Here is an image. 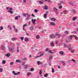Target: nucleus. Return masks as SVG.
Listing matches in <instances>:
<instances>
[{
    "label": "nucleus",
    "mask_w": 78,
    "mask_h": 78,
    "mask_svg": "<svg viewBox=\"0 0 78 78\" xmlns=\"http://www.w3.org/2000/svg\"><path fill=\"white\" fill-rule=\"evenodd\" d=\"M59 53L60 54V55H63L64 54V52L63 51H60L59 52Z\"/></svg>",
    "instance_id": "nucleus-20"
},
{
    "label": "nucleus",
    "mask_w": 78,
    "mask_h": 78,
    "mask_svg": "<svg viewBox=\"0 0 78 78\" xmlns=\"http://www.w3.org/2000/svg\"><path fill=\"white\" fill-rule=\"evenodd\" d=\"M17 38H12V41H16V40H17Z\"/></svg>",
    "instance_id": "nucleus-18"
},
{
    "label": "nucleus",
    "mask_w": 78,
    "mask_h": 78,
    "mask_svg": "<svg viewBox=\"0 0 78 78\" xmlns=\"http://www.w3.org/2000/svg\"><path fill=\"white\" fill-rule=\"evenodd\" d=\"M32 17H34V15L33 14H32Z\"/></svg>",
    "instance_id": "nucleus-56"
},
{
    "label": "nucleus",
    "mask_w": 78,
    "mask_h": 78,
    "mask_svg": "<svg viewBox=\"0 0 78 78\" xmlns=\"http://www.w3.org/2000/svg\"><path fill=\"white\" fill-rule=\"evenodd\" d=\"M38 2L39 4H40V5H42V4H43V3H44L43 2L41 1H39Z\"/></svg>",
    "instance_id": "nucleus-15"
},
{
    "label": "nucleus",
    "mask_w": 78,
    "mask_h": 78,
    "mask_svg": "<svg viewBox=\"0 0 78 78\" xmlns=\"http://www.w3.org/2000/svg\"><path fill=\"white\" fill-rule=\"evenodd\" d=\"M10 65H12L14 64V62H12L11 63H10Z\"/></svg>",
    "instance_id": "nucleus-43"
},
{
    "label": "nucleus",
    "mask_w": 78,
    "mask_h": 78,
    "mask_svg": "<svg viewBox=\"0 0 78 78\" xmlns=\"http://www.w3.org/2000/svg\"><path fill=\"white\" fill-rule=\"evenodd\" d=\"M34 29V27H33V26L31 27L30 28V30H33Z\"/></svg>",
    "instance_id": "nucleus-23"
},
{
    "label": "nucleus",
    "mask_w": 78,
    "mask_h": 78,
    "mask_svg": "<svg viewBox=\"0 0 78 78\" xmlns=\"http://www.w3.org/2000/svg\"><path fill=\"white\" fill-rule=\"evenodd\" d=\"M27 75H31V73L29 72L27 73Z\"/></svg>",
    "instance_id": "nucleus-46"
},
{
    "label": "nucleus",
    "mask_w": 78,
    "mask_h": 78,
    "mask_svg": "<svg viewBox=\"0 0 78 78\" xmlns=\"http://www.w3.org/2000/svg\"><path fill=\"white\" fill-rule=\"evenodd\" d=\"M17 48H18V49H17V52H19V48L18 47Z\"/></svg>",
    "instance_id": "nucleus-48"
},
{
    "label": "nucleus",
    "mask_w": 78,
    "mask_h": 78,
    "mask_svg": "<svg viewBox=\"0 0 78 78\" xmlns=\"http://www.w3.org/2000/svg\"><path fill=\"white\" fill-rule=\"evenodd\" d=\"M52 73H54L55 72V70L53 68H52Z\"/></svg>",
    "instance_id": "nucleus-32"
},
{
    "label": "nucleus",
    "mask_w": 78,
    "mask_h": 78,
    "mask_svg": "<svg viewBox=\"0 0 78 78\" xmlns=\"http://www.w3.org/2000/svg\"><path fill=\"white\" fill-rule=\"evenodd\" d=\"M50 25H52L53 26H55V23L53 22H51L50 23Z\"/></svg>",
    "instance_id": "nucleus-9"
},
{
    "label": "nucleus",
    "mask_w": 78,
    "mask_h": 78,
    "mask_svg": "<svg viewBox=\"0 0 78 78\" xmlns=\"http://www.w3.org/2000/svg\"><path fill=\"white\" fill-rule=\"evenodd\" d=\"M55 36H58V37H59V36H60V35L59 34L56 33L55 34Z\"/></svg>",
    "instance_id": "nucleus-12"
},
{
    "label": "nucleus",
    "mask_w": 78,
    "mask_h": 78,
    "mask_svg": "<svg viewBox=\"0 0 78 78\" xmlns=\"http://www.w3.org/2000/svg\"><path fill=\"white\" fill-rule=\"evenodd\" d=\"M14 30L16 32H17V29H14Z\"/></svg>",
    "instance_id": "nucleus-47"
},
{
    "label": "nucleus",
    "mask_w": 78,
    "mask_h": 78,
    "mask_svg": "<svg viewBox=\"0 0 78 78\" xmlns=\"http://www.w3.org/2000/svg\"><path fill=\"white\" fill-rule=\"evenodd\" d=\"M23 2H24V3H26V1L25 0H23Z\"/></svg>",
    "instance_id": "nucleus-62"
},
{
    "label": "nucleus",
    "mask_w": 78,
    "mask_h": 78,
    "mask_svg": "<svg viewBox=\"0 0 78 78\" xmlns=\"http://www.w3.org/2000/svg\"><path fill=\"white\" fill-rule=\"evenodd\" d=\"M23 16L25 17V16H26V15L25 14V13H23Z\"/></svg>",
    "instance_id": "nucleus-52"
},
{
    "label": "nucleus",
    "mask_w": 78,
    "mask_h": 78,
    "mask_svg": "<svg viewBox=\"0 0 78 78\" xmlns=\"http://www.w3.org/2000/svg\"><path fill=\"white\" fill-rule=\"evenodd\" d=\"M60 62H62V63L63 64H66V63H65V62L63 61H60Z\"/></svg>",
    "instance_id": "nucleus-29"
},
{
    "label": "nucleus",
    "mask_w": 78,
    "mask_h": 78,
    "mask_svg": "<svg viewBox=\"0 0 78 78\" xmlns=\"http://www.w3.org/2000/svg\"><path fill=\"white\" fill-rule=\"evenodd\" d=\"M52 59H53V56L52 55H50L49 57V60H52Z\"/></svg>",
    "instance_id": "nucleus-10"
},
{
    "label": "nucleus",
    "mask_w": 78,
    "mask_h": 78,
    "mask_svg": "<svg viewBox=\"0 0 78 78\" xmlns=\"http://www.w3.org/2000/svg\"><path fill=\"white\" fill-rule=\"evenodd\" d=\"M42 69H41L39 71V74L41 75V76H42Z\"/></svg>",
    "instance_id": "nucleus-24"
},
{
    "label": "nucleus",
    "mask_w": 78,
    "mask_h": 78,
    "mask_svg": "<svg viewBox=\"0 0 78 78\" xmlns=\"http://www.w3.org/2000/svg\"><path fill=\"white\" fill-rule=\"evenodd\" d=\"M24 60H27V58H24Z\"/></svg>",
    "instance_id": "nucleus-60"
},
{
    "label": "nucleus",
    "mask_w": 78,
    "mask_h": 78,
    "mask_svg": "<svg viewBox=\"0 0 78 78\" xmlns=\"http://www.w3.org/2000/svg\"><path fill=\"white\" fill-rule=\"evenodd\" d=\"M19 17L20 18V16H17L15 18V20H18V18H19Z\"/></svg>",
    "instance_id": "nucleus-17"
},
{
    "label": "nucleus",
    "mask_w": 78,
    "mask_h": 78,
    "mask_svg": "<svg viewBox=\"0 0 78 78\" xmlns=\"http://www.w3.org/2000/svg\"><path fill=\"white\" fill-rule=\"evenodd\" d=\"M50 19H51V20L53 21V22H55L56 21V19L54 18H50Z\"/></svg>",
    "instance_id": "nucleus-7"
},
{
    "label": "nucleus",
    "mask_w": 78,
    "mask_h": 78,
    "mask_svg": "<svg viewBox=\"0 0 78 78\" xmlns=\"http://www.w3.org/2000/svg\"><path fill=\"white\" fill-rule=\"evenodd\" d=\"M32 22L34 25H35L36 24V23H35L36 22V19H35L34 20L33 19H32Z\"/></svg>",
    "instance_id": "nucleus-4"
},
{
    "label": "nucleus",
    "mask_w": 78,
    "mask_h": 78,
    "mask_svg": "<svg viewBox=\"0 0 78 78\" xmlns=\"http://www.w3.org/2000/svg\"><path fill=\"white\" fill-rule=\"evenodd\" d=\"M65 34H68V31H66L65 32Z\"/></svg>",
    "instance_id": "nucleus-51"
},
{
    "label": "nucleus",
    "mask_w": 78,
    "mask_h": 78,
    "mask_svg": "<svg viewBox=\"0 0 78 78\" xmlns=\"http://www.w3.org/2000/svg\"><path fill=\"white\" fill-rule=\"evenodd\" d=\"M58 6H59V5H62V4H61V3H60L58 4Z\"/></svg>",
    "instance_id": "nucleus-57"
},
{
    "label": "nucleus",
    "mask_w": 78,
    "mask_h": 78,
    "mask_svg": "<svg viewBox=\"0 0 78 78\" xmlns=\"http://www.w3.org/2000/svg\"><path fill=\"white\" fill-rule=\"evenodd\" d=\"M51 45L52 46V47H53V42H51Z\"/></svg>",
    "instance_id": "nucleus-35"
},
{
    "label": "nucleus",
    "mask_w": 78,
    "mask_h": 78,
    "mask_svg": "<svg viewBox=\"0 0 78 78\" xmlns=\"http://www.w3.org/2000/svg\"><path fill=\"white\" fill-rule=\"evenodd\" d=\"M3 27L1 26L0 27V30H3Z\"/></svg>",
    "instance_id": "nucleus-37"
},
{
    "label": "nucleus",
    "mask_w": 78,
    "mask_h": 78,
    "mask_svg": "<svg viewBox=\"0 0 78 78\" xmlns=\"http://www.w3.org/2000/svg\"><path fill=\"white\" fill-rule=\"evenodd\" d=\"M71 11L73 12V13H75L76 12V11L75 10H71Z\"/></svg>",
    "instance_id": "nucleus-33"
},
{
    "label": "nucleus",
    "mask_w": 78,
    "mask_h": 78,
    "mask_svg": "<svg viewBox=\"0 0 78 78\" xmlns=\"http://www.w3.org/2000/svg\"><path fill=\"white\" fill-rule=\"evenodd\" d=\"M6 63V61L5 60H3L2 61V64H5Z\"/></svg>",
    "instance_id": "nucleus-22"
},
{
    "label": "nucleus",
    "mask_w": 78,
    "mask_h": 78,
    "mask_svg": "<svg viewBox=\"0 0 78 78\" xmlns=\"http://www.w3.org/2000/svg\"><path fill=\"white\" fill-rule=\"evenodd\" d=\"M74 37L73 35H70L69 36V37L70 40H72V37Z\"/></svg>",
    "instance_id": "nucleus-14"
},
{
    "label": "nucleus",
    "mask_w": 78,
    "mask_h": 78,
    "mask_svg": "<svg viewBox=\"0 0 78 78\" xmlns=\"http://www.w3.org/2000/svg\"><path fill=\"white\" fill-rule=\"evenodd\" d=\"M26 34L27 36H29V34H28V33H26Z\"/></svg>",
    "instance_id": "nucleus-59"
},
{
    "label": "nucleus",
    "mask_w": 78,
    "mask_h": 78,
    "mask_svg": "<svg viewBox=\"0 0 78 78\" xmlns=\"http://www.w3.org/2000/svg\"><path fill=\"white\" fill-rule=\"evenodd\" d=\"M34 11L35 12H37V10L36 9H35Z\"/></svg>",
    "instance_id": "nucleus-50"
},
{
    "label": "nucleus",
    "mask_w": 78,
    "mask_h": 78,
    "mask_svg": "<svg viewBox=\"0 0 78 78\" xmlns=\"http://www.w3.org/2000/svg\"><path fill=\"white\" fill-rule=\"evenodd\" d=\"M20 73V72H18V73H16L15 72V71H13V73L14 75H19Z\"/></svg>",
    "instance_id": "nucleus-2"
},
{
    "label": "nucleus",
    "mask_w": 78,
    "mask_h": 78,
    "mask_svg": "<svg viewBox=\"0 0 78 78\" xmlns=\"http://www.w3.org/2000/svg\"><path fill=\"white\" fill-rule=\"evenodd\" d=\"M62 8V5H60L59 6V9H61Z\"/></svg>",
    "instance_id": "nucleus-39"
},
{
    "label": "nucleus",
    "mask_w": 78,
    "mask_h": 78,
    "mask_svg": "<svg viewBox=\"0 0 78 78\" xmlns=\"http://www.w3.org/2000/svg\"><path fill=\"white\" fill-rule=\"evenodd\" d=\"M44 55V53H42L39 56V57H41V56H43V55Z\"/></svg>",
    "instance_id": "nucleus-27"
},
{
    "label": "nucleus",
    "mask_w": 78,
    "mask_h": 78,
    "mask_svg": "<svg viewBox=\"0 0 78 78\" xmlns=\"http://www.w3.org/2000/svg\"><path fill=\"white\" fill-rule=\"evenodd\" d=\"M10 10H9L8 11V12H10L11 14H13V11H12V8H9Z\"/></svg>",
    "instance_id": "nucleus-3"
},
{
    "label": "nucleus",
    "mask_w": 78,
    "mask_h": 78,
    "mask_svg": "<svg viewBox=\"0 0 78 78\" xmlns=\"http://www.w3.org/2000/svg\"><path fill=\"white\" fill-rule=\"evenodd\" d=\"M1 48H2V50H4V46H2V47H1Z\"/></svg>",
    "instance_id": "nucleus-45"
},
{
    "label": "nucleus",
    "mask_w": 78,
    "mask_h": 78,
    "mask_svg": "<svg viewBox=\"0 0 78 78\" xmlns=\"http://www.w3.org/2000/svg\"><path fill=\"white\" fill-rule=\"evenodd\" d=\"M48 52H49L50 53H53V52H51V50H49L48 51Z\"/></svg>",
    "instance_id": "nucleus-34"
},
{
    "label": "nucleus",
    "mask_w": 78,
    "mask_h": 78,
    "mask_svg": "<svg viewBox=\"0 0 78 78\" xmlns=\"http://www.w3.org/2000/svg\"><path fill=\"white\" fill-rule=\"evenodd\" d=\"M38 57H39V56H37L34 57L35 58H38Z\"/></svg>",
    "instance_id": "nucleus-54"
},
{
    "label": "nucleus",
    "mask_w": 78,
    "mask_h": 78,
    "mask_svg": "<svg viewBox=\"0 0 78 78\" xmlns=\"http://www.w3.org/2000/svg\"><path fill=\"white\" fill-rule=\"evenodd\" d=\"M44 9H46V10H47V9H48V7L47 6L45 5L44 6Z\"/></svg>",
    "instance_id": "nucleus-16"
},
{
    "label": "nucleus",
    "mask_w": 78,
    "mask_h": 78,
    "mask_svg": "<svg viewBox=\"0 0 78 78\" xmlns=\"http://www.w3.org/2000/svg\"><path fill=\"white\" fill-rule=\"evenodd\" d=\"M48 74L47 73H46L44 75V77H47V76H48Z\"/></svg>",
    "instance_id": "nucleus-26"
},
{
    "label": "nucleus",
    "mask_w": 78,
    "mask_h": 78,
    "mask_svg": "<svg viewBox=\"0 0 78 78\" xmlns=\"http://www.w3.org/2000/svg\"><path fill=\"white\" fill-rule=\"evenodd\" d=\"M49 37L51 39H54L56 37V36L54 34H51L49 35Z\"/></svg>",
    "instance_id": "nucleus-1"
},
{
    "label": "nucleus",
    "mask_w": 78,
    "mask_h": 78,
    "mask_svg": "<svg viewBox=\"0 0 78 78\" xmlns=\"http://www.w3.org/2000/svg\"><path fill=\"white\" fill-rule=\"evenodd\" d=\"M36 38L37 39H39V35H37L36 36Z\"/></svg>",
    "instance_id": "nucleus-41"
},
{
    "label": "nucleus",
    "mask_w": 78,
    "mask_h": 78,
    "mask_svg": "<svg viewBox=\"0 0 78 78\" xmlns=\"http://www.w3.org/2000/svg\"><path fill=\"white\" fill-rule=\"evenodd\" d=\"M72 61H73L74 62H76V61L74 60V59H72Z\"/></svg>",
    "instance_id": "nucleus-49"
},
{
    "label": "nucleus",
    "mask_w": 78,
    "mask_h": 78,
    "mask_svg": "<svg viewBox=\"0 0 78 78\" xmlns=\"http://www.w3.org/2000/svg\"><path fill=\"white\" fill-rule=\"evenodd\" d=\"M21 62V61L19 60H16V62Z\"/></svg>",
    "instance_id": "nucleus-28"
},
{
    "label": "nucleus",
    "mask_w": 78,
    "mask_h": 78,
    "mask_svg": "<svg viewBox=\"0 0 78 78\" xmlns=\"http://www.w3.org/2000/svg\"><path fill=\"white\" fill-rule=\"evenodd\" d=\"M47 14H44V18H45V19H46V18H47Z\"/></svg>",
    "instance_id": "nucleus-21"
},
{
    "label": "nucleus",
    "mask_w": 78,
    "mask_h": 78,
    "mask_svg": "<svg viewBox=\"0 0 78 78\" xmlns=\"http://www.w3.org/2000/svg\"><path fill=\"white\" fill-rule=\"evenodd\" d=\"M2 71H3V69L2 68H0V72H2Z\"/></svg>",
    "instance_id": "nucleus-38"
},
{
    "label": "nucleus",
    "mask_w": 78,
    "mask_h": 78,
    "mask_svg": "<svg viewBox=\"0 0 78 78\" xmlns=\"http://www.w3.org/2000/svg\"><path fill=\"white\" fill-rule=\"evenodd\" d=\"M69 41H70V39H69V38H67L66 40V42L67 43L68 42H69Z\"/></svg>",
    "instance_id": "nucleus-6"
},
{
    "label": "nucleus",
    "mask_w": 78,
    "mask_h": 78,
    "mask_svg": "<svg viewBox=\"0 0 78 78\" xmlns=\"http://www.w3.org/2000/svg\"><path fill=\"white\" fill-rule=\"evenodd\" d=\"M63 13L64 14H68V11L67 10H64L63 11Z\"/></svg>",
    "instance_id": "nucleus-8"
},
{
    "label": "nucleus",
    "mask_w": 78,
    "mask_h": 78,
    "mask_svg": "<svg viewBox=\"0 0 78 78\" xmlns=\"http://www.w3.org/2000/svg\"><path fill=\"white\" fill-rule=\"evenodd\" d=\"M43 31H47V30H43Z\"/></svg>",
    "instance_id": "nucleus-64"
},
{
    "label": "nucleus",
    "mask_w": 78,
    "mask_h": 78,
    "mask_svg": "<svg viewBox=\"0 0 78 78\" xmlns=\"http://www.w3.org/2000/svg\"><path fill=\"white\" fill-rule=\"evenodd\" d=\"M8 28H9L10 30H12V28H11V26L8 25Z\"/></svg>",
    "instance_id": "nucleus-30"
},
{
    "label": "nucleus",
    "mask_w": 78,
    "mask_h": 78,
    "mask_svg": "<svg viewBox=\"0 0 78 78\" xmlns=\"http://www.w3.org/2000/svg\"><path fill=\"white\" fill-rule=\"evenodd\" d=\"M74 50H72L71 51V52L73 53L74 52Z\"/></svg>",
    "instance_id": "nucleus-44"
},
{
    "label": "nucleus",
    "mask_w": 78,
    "mask_h": 78,
    "mask_svg": "<svg viewBox=\"0 0 78 78\" xmlns=\"http://www.w3.org/2000/svg\"><path fill=\"white\" fill-rule=\"evenodd\" d=\"M30 70L31 71V72H33V71H34V68H31L30 69Z\"/></svg>",
    "instance_id": "nucleus-40"
},
{
    "label": "nucleus",
    "mask_w": 78,
    "mask_h": 78,
    "mask_svg": "<svg viewBox=\"0 0 78 78\" xmlns=\"http://www.w3.org/2000/svg\"><path fill=\"white\" fill-rule=\"evenodd\" d=\"M64 46L65 47H68V45H67L66 44H64Z\"/></svg>",
    "instance_id": "nucleus-31"
},
{
    "label": "nucleus",
    "mask_w": 78,
    "mask_h": 78,
    "mask_svg": "<svg viewBox=\"0 0 78 78\" xmlns=\"http://www.w3.org/2000/svg\"><path fill=\"white\" fill-rule=\"evenodd\" d=\"M23 30H24V31H25V27H23Z\"/></svg>",
    "instance_id": "nucleus-61"
},
{
    "label": "nucleus",
    "mask_w": 78,
    "mask_h": 78,
    "mask_svg": "<svg viewBox=\"0 0 78 78\" xmlns=\"http://www.w3.org/2000/svg\"><path fill=\"white\" fill-rule=\"evenodd\" d=\"M53 9H54V11H55V12H57V11H58V9H56L55 7H54Z\"/></svg>",
    "instance_id": "nucleus-11"
},
{
    "label": "nucleus",
    "mask_w": 78,
    "mask_h": 78,
    "mask_svg": "<svg viewBox=\"0 0 78 78\" xmlns=\"http://www.w3.org/2000/svg\"><path fill=\"white\" fill-rule=\"evenodd\" d=\"M20 38L21 39V41H23V37H20Z\"/></svg>",
    "instance_id": "nucleus-42"
},
{
    "label": "nucleus",
    "mask_w": 78,
    "mask_h": 78,
    "mask_svg": "<svg viewBox=\"0 0 78 78\" xmlns=\"http://www.w3.org/2000/svg\"><path fill=\"white\" fill-rule=\"evenodd\" d=\"M5 56H7V57H9L10 56V54L9 53L5 55Z\"/></svg>",
    "instance_id": "nucleus-25"
},
{
    "label": "nucleus",
    "mask_w": 78,
    "mask_h": 78,
    "mask_svg": "<svg viewBox=\"0 0 78 78\" xmlns=\"http://www.w3.org/2000/svg\"><path fill=\"white\" fill-rule=\"evenodd\" d=\"M37 64L38 65H39L40 64H42V62H41L40 61H38L37 62Z\"/></svg>",
    "instance_id": "nucleus-13"
},
{
    "label": "nucleus",
    "mask_w": 78,
    "mask_h": 78,
    "mask_svg": "<svg viewBox=\"0 0 78 78\" xmlns=\"http://www.w3.org/2000/svg\"><path fill=\"white\" fill-rule=\"evenodd\" d=\"M76 18L75 17H74L73 18L72 20H76Z\"/></svg>",
    "instance_id": "nucleus-36"
},
{
    "label": "nucleus",
    "mask_w": 78,
    "mask_h": 78,
    "mask_svg": "<svg viewBox=\"0 0 78 78\" xmlns=\"http://www.w3.org/2000/svg\"><path fill=\"white\" fill-rule=\"evenodd\" d=\"M48 48H46V49L45 50V51H48Z\"/></svg>",
    "instance_id": "nucleus-55"
},
{
    "label": "nucleus",
    "mask_w": 78,
    "mask_h": 78,
    "mask_svg": "<svg viewBox=\"0 0 78 78\" xmlns=\"http://www.w3.org/2000/svg\"><path fill=\"white\" fill-rule=\"evenodd\" d=\"M10 8H9V7H7L6 8V9H7V10H9V9H10Z\"/></svg>",
    "instance_id": "nucleus-58"
},
{
    "label": "nucleus",
    "mask_w": 78,
    "mask_h": 78,
    "mask_svg": "<svg viewBox=\"0 0 78 78\" xmlns=\"http://www.w3.org/2000/svg\"><path fill=\"white\" fill-rule=\"evenodd\" d=\"M13 28L14 29H15V26L14 25L13 26Z\"/></svg>",
    "instance_id": "nucleus-63"
},
{
    "label": "nucleus",
    "mask_w": 78,
    "mask_h": 78,
    "mask_svg": "<svg viewBox=\"0 0 78 78\" xmlns=\"http://www.w3.org/2000/svg\"><path fill=\"white\" fill-rule=\"evenodd\" d=\"M24 41L26 42H27L29 41V38H28V37H26L25 38Z\"/></svg>",
    "instance_id": "nucleus-5"
},
{
    "label": "nucleus",
    "mask_w": 78,
    "mask_h": 78,
    "mask_svg": "<svg viewBox=\"0 0 78 78\" xmlns=\"http://www.w3.org/2000/svg\"><path fill=\"white\" fill-rule=\"evenodd\" d=\"M74 37L76 40H78V37L74 35Z\"/></svg>",
    "instance_id": "nucleus-19"
},
{
    "label": "nucleus",
    "mask_w": 78,
    "mask_h": 78,
    "mask_svg": "<svg viewBox=\"0 0 78 78\" xmlns=\"http://www.w3.org/2000/svg\"><path fill=\"white\" fill-rule=\"evenodd\" d=\"M27 26V24H25L23 25V27H25Z\"/></svg>",
    "instance_id": "nucleus-53"
}]
</instances>
